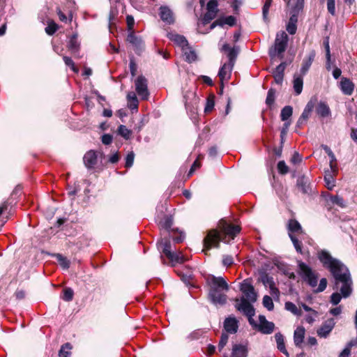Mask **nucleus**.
Masks as SVG:
<instances>
[{
    "label": "nucleus",
    "mask_w": 357,
    "mask_h": 357,
    "mask_svg": "<svg viewBox=\"0 0 357 357\" xmlns=\"http://www.w3.org/2000/svg\"><path fill=\"white\" fill-rule=\"evenodd\" d=\"M220 232L217 230H211L204 239V251L212 248H218L220 241L229 243L233 240L240 232L241 228L231 222L221 220L219 222Z\"/></svg>",
    "instance_id": "f257e3e1"
},
{
    "label": "nucleus",
    "mask_w": 357,
    "mask_h": 357,
    "mask_svg": "<svg viewBox=\"0 0 357 357\" xmlns=\"http://www.w3.org/2000/svg\"><path fill=\"white\" fill-rule=\"evenodd\" d=\"M209 284L208 298L215 305H224L227 301L226 292L229 285L222 277L211 276L208 279Z\"/></svg>",
    "instance_id": "f03ea898"
},
{
    "label": "nucleus",
    "mask_w": 357,
    "mask_h": 357,
    "mask_svg": "<svg viewBox=\"0 0 357 357\" xmlns=\"http://www.w3.org/2000/svg\"><path fill=\"white\" fill-rule=\"evenodd\" d=\"M318 257L323 266L329 269L335 280L351 276L348 268L340 261L333 258L328 252L321 250Z\"/></svg>",
    "instance_id": "7ed1b4c3"
},
{
    "label": "nucleus",
    "mask_w": 357,
    "mask_h": 357,
    "mask_svg": "<svg viewBox=\"0 0 357 357\" xmlns=\"http://www.w3.org/2000/svg\"><path fill=\"white\" fill-rule=\"evenodd\" d=\"M298 266V274L302 279L312 288L317 287L314 292L320 293L326 289L328 284L326 278H321L317 286L319 274L303 261H299Z\"/></svg>",
    "instance_id": "20e7f679"
},
{
    "label": "nucleus",
    "mask_w": 357,
    "mask_h": 357,
    "mask_svg": "<svg viewBox=\"0 0 357 357\" xmlns=\"http://www.w3.org/2000/svg\"><path fill=\"white\" fill-rule=\"evenodd\" d=\"M298 266V274L302 279L312 288L317 287L314 292L320 293L326 289L328 284L326 278H321L317 286L319 274L303 261H299Z\"/></svg>",
    "instance_id": "39448f33"
},
{
    "label": "nucleus",
    "mask_w": 357,
    "mask_h": 357,
    "mask_svg": "<svg viewBox=\"0 0 357 357\" xmlns=\"http://www.w3.org/2000/svg\"><path fill=\"white\" fill-rule=\"evenodd\" d=\"M288 41V36L284 31L277 33L275 45L273 50H270L271 57L281 55L286 50Z\"/></svg>",
    "instance_id": "423d86ee"
},
{
    "label": "nucleus",
    "mask_w": 357,
    "mask_h": 357,
    "mask_svg": "<svg viewBox=\"0 0 357 357\" xmlns=\"http://www.w3.org/2000/svg\"><path fill=\"white\" fill-rule=\"evenodd\" d=\"M352 285L353 282L350 276L335 280L333 289L336 290L337 291H339L342 294V297L346 298L349 297L352 293Z\"/></svg>",
    "instance_id": "0eeeda50"
},
{
    "label": "nucleus",
    "mask_w": 357,
    "mask_h": 357,
    "mask_svg": "<svg viewBox=\"0 0 357 357\" xmlns=\"http://www.w3.org/2000/svg\"><path fill=\"white\" fill-rule=\"evenodd\" d=\"M250 324L261 333L266 335L271 334L275 327L274 323L268 321L264 315L259 316L258 322L254 320V323Z\"/></svg>",
    "instance_id": "6e6552de"
},
{
    "label": "nucleus",
    "mask_w": 357,
    "mask_h": 357,
    "mask_svg": "<svg viewBox=\"0 0 357 357\" xmlns=\"http://www.w3.org/2000/svg\"><path fill=\"white\" fill-rule=\"evenodd\" d=\"M236 301L238 302L236 305L237 310L248 317L250 324L254 323L252 317L255 315V309L251 304L252 302L247 301L245 298H241L240 300L237 299Z\"/></svg>",
    "instance_id": "1a4fd4ad"
},
{
    "label": "nucleus",
    "mask_w": 357,
    "mask_h": 357,
    "mask_svg": "<svg viewBox=\"0 0 357 357\" xmlns=\"http://www.w3.org/2000/svg\"><path fill=\"white\" fill-rule=\"evenodd\" d=\"M240 290L247 301L255 303L257 299V294L255 291V288L250 282L248 280H243L241 284Z\"/></svg>",
    "instance_id": "9d476101"
},
{
    "label": "nucleus",
    "mask_w": 357,
    "mask_h": 357,
    "mask_svg": "<svg viewBox=\"0 0 357 357\" xmlns=\"http://www.w3.org/2000/svg\"><path fill=\"white\" fill-rule=\"evenodd\" d=\"M135 85L138 96L142 100L148 99L149 93L148 91L146 79L143 76H139L135 81Z\"/></svg>",
    "instance_id": "9b49d317"
},
{
    "label": "nucleus",
    "mask_w": 357,
    "mask_h": 357,
    "mask_svg": "<svg viewBox=\"0 0 357 357\" xmlns=\"http://www.w3.org/2000/svg\"><path fill=\"white\" fill-rule=\"evenodd\" d=\"M218 1L216 0H210L206 6L207 11L203 17V23L206 24L213 20L218 13Z\"/></svg>",
    "instance_id": "f8f14e48"
},
{
    "label": "nucleus",
    "mask_w": 357,
    "mask_h": 357,
    "mask_svg": "<svg viewBox=\"0 0 357 357\" xmlns=\"http://www.w3.org/2000/svg\"><path fill=\"white\" fill-rule=\"evenodd\" d=\"M335 325L334 319L331 318L326 320L317 330V333L319 337L326 338L327 337Z\"/></svg>",
    "instance_id": "ddd939ff"
},
{
    "label": "nucleus",
    "mask_w": 357,
    "mask_h": 357,
    "mask_svg": "<svg viewBox=\"0 0 357 357\" xmlns=\"http://www.w3.org/2000/svg\"><path fill=\"white\" fill-rule=\"evenodd\" d=\"M316 100L311 99L306 105L302 114L299 117L298 121H297V126L298 127L302 126L304 125L308 118L310 117L312 111L313 110L314 105H315Z\"/></svg>",
    "instance_id": "4468645a"
},
{
    "label": "nucleus",
    "mask_w": 357,
    "mask_h": 357,
    "mask_svg": "<svg viewBox=\"0 0 357 357\" xmlns=\"http://www.w3.org/2000/svg\"><path fill=\"white\" fill-rule=\"evenodd\" d=\"M83 161L87 169H93L98 162L97 153L93 150L87 151L83 157Z\"/></svg>",
    "instance_id": "2eb2a0df"
},
{
    "label": "nucleus",
    "mask_w": 357,
    "mask_h": 357,
    "mask_svg": "<svg viewBox=\"0 0 357 357\" xmlns=\"http://www.w3.org/2000/svg\"><path fill=\"white\" fill-rule=\"evenodd\" d=\"M261 280L262 283L264 284V286L270 289V293L273 296H279L280 291L278 289L275 287L274 280L272 277H270L267 274H265L261 276Z\"/></svg>",
    "instance_id": "dca6fc26"
},
{
    "label": "nucleus",
    "mask_w": 357,
    "mask_h": 357,
    "mask_svg": "<svg viewBox=\"0 0 357 357\" xmlns=\"http://www.w3.org/2000/svg\"><path fill=\"white\" fill-rule=\"evenodd\" d=\"M160 16L161 20L166 24H171L174 22L173 12L167 6H161L160 8Z\"/></svg>",
    "instance_id": "f3484780"
},
{
    "label": "nucleus",
    "mask_w": 357,
    "mask_h": 357,
    "mask_svg": "<svg viewBox=\"0 0 357 357\" xmlns=\"http://www.w3.org/2000/svg\"><path fill=\"white\" fill-rule=\"evenodd\" d=\"M342 92L347 96H351L354 90V84L348 78L342 77L340 82Z\"/></svg>",
    "instance_id": "a211bd4d"
},
{
    "label": "nucleus",
    "mask_w": 357,
    "mask_h": 357,
    "mask_svg": "<svg viewBox=\"0 0 357 357\" xmlns=\"http://www.w3.org/2000/svg\"><path fill=\"white\" fill-rule=\"evenodd\" d=\"M236 23V18L232 16L229 15L225 17H221L218 20H216L215 22H213L211 26L210 29L212 30L214 29L216 26H223L225 24H227L230 26H232Z\"/></svg>",
    "instance_id": "6ab92c4d"
},
{
    "label": "nucleus",
    "mask_w": 357,
    "mask_h": 357,
    "mask_svg": "<svg viewBox=\"0 0 357 357\" xmlns=\"http://www.w3.org/2000/svg\"><path fill=\"white\" fill-rule=\"evenodd\" d=\"M305 329L303 326H298L294 333V342L296 347H302L304 340Z\"/></svg>",
    "instance_id": "aec40b11"
},
{
    "label": "nucleus",
    "mask_w": 357,
    "mask_h": 357,
    "mask_svg": "<svg viewBox=\"0 0 357 357\" xmlns=\"http://www.w3.org/2000/svg\"><path fill=\"white\" fill-rule=\"evenodd\" d=\"M233 66L229 63H225L220 69L218 72V76L220 79L223 83L224 81H227L231 76V73Z\"/></svg>",
    "instance_id": "412c9836"
},
{
    "label": "nucleus",
    "mask_w": 357,
    "mask_h": 357,
    "mask_svg": "<svg viewBox=\"0 0 357 357\" xmlns=\"http://www.w3.org/2000/svg\"><path fill=\"white\" fill-rule=\"evenodd\" d=\"M315 55H316L315 51L312 50L309 53L307 57L304 59L301 68V73L302 75H304L308 71L310 67L311 66V65L314 59Z\"/></svg>",
    "instance_id": "4be33fe9"
},
{
    "label": "nucleus",
    "mask_w": 357,
    "mask_h": 357,
    "mask_svg": "<svg viewBox=\"0 0 357 357\" xmlns=\"http://www.w3.org/2000/svg\"><path fill=\"white\" fill-rule=\"evenodd\" d=\"M286 63L283 62L278 66L275 69L273 72V77L276 84H281L282 83Z\"/></svg>",
    "instance_id": "5701e85b"
},
{
    "label": "nucleus",
    "mask_w": 357,
    "mask_h": 357,
    "mask_svg": "<svg viewBox=\"0 0 357 357\" xmlns=\"http://www.w3.org/2000/svg\"><path fill=\"white\" fill-rule=\"evenodd\" d=\"M224 328L227 333H235L238 329L237 320L234 317L227 318L224 322Z\"/></svg>",
    "instance_id": "b1692460"
},
{
    "label": "nucleus",
    "mask_w": 357,
    "mask_h": 357,
    "mask_svg": "<svg viewBox=\"0 0 357 357\" xmlns=\"http://www.w3.org/2000/svg\"><path fill=\"white\" fill-rule=\"evenodd\" d=\"M275 339L278 349L284 354L287 357H289V354L285 347L284 337L283 335L280 333H277L275 335Z\"/></svg>",
    "instance_id": "393cba45"
},
{
    "label": "nucleus",
    "mask_w": 357,
    "mask_h": 357,
    "mask_svg": "<svg viewBox=\"0 0 357 357\" xmlns=\"http://www.w3.org/2000/svg\"><path fill=\"white\" fill-rule=\"evenodd\" d=\"M168 38L178 45L181 50L188 45V40L185 38L177 33H170L168 34Z\"/></svg>",
    "instance_id": "a878e982"
},
{
    "label": "nucleus",
    "mask_w": 357,
    "mask_h": 357,
    "mask_svg": "<svg viewBox=\"0 0 357 357\" xmlns=\"http://www.w3.org/2000/svg\"><path fill=\"white\" fill-rule=\"evenodd\" d=\"M248 350L245 346L242 344H234L232 347L231 357H246ZM224 357H228L224 356Z\"/></svg>",
    "instance_id": "bb28decb"
},
{
    "label": "nucleus",
    "mask_w": 357,
    "mask_h": 357,
    "mask_svg": "<svg viewBox=\"0 0 357 357\" xmlns=\"http://www.w3.org/2000/svg\"><path fill=\"white\" fill-rule=\"evenodd\" d=\"M158 247L167 258L172 257L171 244L168 240H161L158 243Z\"/></svg>",
    "instance_id": "cd10ccee"
},
{
    "label": "nucleus",
    "mask_w": 357,
    "mask_h": 357,
    "mask_svg": "<svg viewBox=\"0 0 357 357\" xmlns=\"http://www.w3.org/2000/svg\"><path fill=\"white\" fill-rule=\"evenodd\" d=\"M316 112L317 114L321 117H327L331 115V109L328 105L324 102H320L318 103L316 108Z\"/></svg>",
    "instance_id": "c85d7f7f"
},
{
    "label": "nucleus",
    "mask_w": 357,
    "mask_h": 357,
    "mask_svg": "<svg viewBox=\"0 0 357 357\" xmlns=\"http://www.w3.org/2000/svg\"><path fill=\"white\" fill-rule=\"evenodd\" d=\"M304 0H289L287 6L290 12L299 13L303 8Z\"/></svg>",
    "instance_id": "c756f323"
},
{
    "label": "nucleus",
    "mask_w": 357,
    "mask_h": 357,
    "mask_svg": "<svg viewBox=\"0 0 357 357\" xmlns=\"http://www.w3.org/2000/svg\"><path fill=\"white\" fill-rule=\"evenodd\" d=\"M183 54L185 56V60L189 62H193L197 59V54L194 50L189 47V45L185 46L183 49L181 50Z\"/></svg>",
    "instance_id": "7c9ffc66"
},
{
    "label": "nucleus",
    "mask_w": 357,
    "mask_h": 357,
    "mask_svg": "<svg viewBox=\"0 0 357 357\" xmlns=\"http://www.w3.org/2000/svg\"><path fill=\"white\" fill-rule=\"evenodd\" d=\"M294 89L296 95L301 93L303 90V80L301 75H294Z\"/></svg>",
    "instance_id": "2f4dec72"
},
{
    "label": "nucleus",
    "mask_w": 357,
    "mask_h": 357,
    "mask_svg": "<svg viewBox=\"0 0 357 357\" xmlns=\"http://www.w3.org/2000/svg\"><path fill=\"white\" fill-rule=\"evenodd\" d=\"M128 107L132 110H137L138 108V100L134 92L128 93L127 96Z\"/></svg>",
    "instance_id": "473e14b6"
},
{
    "label": "nucleus",
    "mask_w": 357,
    "mask_h": 357,
    "mask_svg": "<svg viewBox=\"0 0 357 357\" xmlns=\"http://www.w3.org/2000/svg\"><path fill=\"white\" fill-rule=\"evenodd\" d=\"M172 257H169L168 259L173 264H182L188 260V258L185 257L181 252H172Z\"/></svg>",
    "instance_id": "72a5a7b5"
},
{
    "label": "nucleus",
    "mask_w": 357,
    "mask_h": 357,
    "mask_svg": "<svg viewBox=\"0 0 357 357\" xmlns=\"http://www.w3.org/2000/svg\"><path fill=\"white\" fill-rule=\"evenodd\" d=\"M127 40L133 45L136 48L141 49L143 47V43L142 40L137 38L133 33L128 34Z\"/></svg>",
    "instance_id": "f704fd0d"
},
{
    "label": "nucleus",
    "mask_w": 357,
    "mask_h": 357,
    "mask_svg": "<svg viewBox=\"0 0 357 357\" xmlns=\"http://www.w3.org/2000/svg\"><path fill=\"white\" fill-rule=\"evenodd\" d=\"M284 307L287 310L291 312L294 315L301 316L302 314L301 310L297 307L294 303L290 301L286 302Z\"/></svg>",
    "instance_id": "c9c22d12"
},
{
    "label": "nucleus",
    "mask_w": 357,
    "mask_h": 357,
    "mask_svg": "<svg viewBox=\"0 0 357 357\" xmlns=\"http://www.w3.org/2000/svg\"><path fill=\"white\" fill-rule=\"evenodd\" d=\"M223 48L229 52L227 55L229 60V64L234 66V60L236 59L238 54L237 51L234 48H229L227 45H225Z\"/></svg>",
    "instance_id": "e433bc0d"
},
{
    "label": "nucleus",
    "mask_w": 357,
    "mask_h": 357,
    "mask_svg": "<svg viewBox=\"0 0 357 357\" xmlns=\"http://www.w3.org/2000/svg\"><path fill=\"white\" fill-rule=\"evenodd\" d=\"M293 114V108L291 106H285L282 108L280 113L281 120L285 121L288 120Z\"/></svg>",
    "instance_id": "4c0bfd02"
},
{
    "label": "nucleus",
    "mask_w": 357,
    "mask_h": 357,
    "mask_svg": "<svg viewBox=\"0 0 357 357\" xmlns=\"http://www.w3.org/2000/svg\"><path fill=\"white\" fill-rule=\"evenodd\" d=\"M289 230L290 232L302 233V228L300 223L295 220H290L289 222Z\"/></svg>",
    "instance_id": "58836bf2"
},
{
    "label": "nucleus",
    "mask_w": 357,
    "mask_h": 357,
    "mask_svg": "<svg viewBox=\"0 0 357 357\" xmlns=\"http://www.w3.org/2000/svg\"><path fill=\"white\" fill-rule=\"evenodd\" d=\"M72 347L70 343H66L63 344L59 352V357H69L70 355V350Z\"/></svg>",
    "instance_id": "ea45409f"
},
{
    "label": "nucleus",
    "mask_w": 357,
    "mask_h": 357,
    "mask_svg": "<svg viewBox=\"0 0 357 357\" xmlns=\"http://www.w3.org/2000/svg\"><path fill=\"white\" fill-rule=\"evenodd\" d=\"M118 133L126 139H128L130 138L132 132L130 130L128 129L126 126L121 125L118 128Z\"/></svg>",
    "instance_id": "a19ab883"
},
{
    "label": "nucleus",
    "mask_w": 357,
    "mask_h": 357,
    "mask_svg": "<svg viewBox=\"0 0 357 357\" xmlns=\"http://www.w3.org/2000/svg\"><path fill=\"white\" fill-rule=\"evenodd\" d=\"M275 97V91L273 89H270L267 93V97L266 99V104L271 107L272 105L274 103Z\"/></svg>",
    "instance_id": "79ce46f5"
},
{
    "label": "nucleus",
    "mask_w": 357,
    "mask_h": 357,
    "mask_svg": "<svg viewBox=\"0 0 357 357\" xmlns=\"http://www.w3.org/2000/svg\"><path fill=\"white\" fill-rule=\"evenodd\" d=\"M262 303L264 307H266L268 310L271 311L273 310L274 304L273 299L269 296H264Z\"/></svg>",
    "instance_id": "37998d69"
},
{
    "label": "nucleus",
    "mask_w": 357,
    "mask_h": 357,
    "mask_svg": "<svg viewBox=\"0 0 357 357\" xmlns=\"http://www.w3.org/2000/svg\"><path fill=\"white\" fill-rule=\"evenodd\" d=\"M56 258L57 261L63 268L68 269L69 268L70 263L69 261L66 257H64L60 254H58L56 255Z\"/></svg>",
    "instance_id": "c03bdc74"
},
{
    "label": "nucleus",
    "mask_w": 357,
    "mask_h": 357,
    "mask_svg": "<svg viewBox=\"0 0 357 357\" xmlns=\"http://www.w3.org/2000/svg\"><path fill=\"white\" fill-rule=\"evenodd\" d=\"M330 200L333 204H336L341 208H344L346 206L345 202L343 198L337 195L331 196L330 197Z\"/></svg>",
    "instance_id": "a18cd8bd"
},
{
    "label": "nucleus",
    "mask_w": 357,
    "mask_h": 357,
    "mask_svg": "<svg viewBox=\"0 0 357 357\" xmlns=\"http://www.w3.org/2000/svg\"><path fill=\"white\" fill-rule=\"evenodd\" d=\"M342 298V294L336 291L331 294L330 301L333 305H337L341 301Z\"/></svg>",
    "instance_id": "49530a36"
},
{
    "label": "nucleus",
    "mask_w": 357,
    "mask_h": 357,
    "mask_svg": "<svg viewBox=\"0 0 357 357\" xmlns=\"http://www.w3.org/2000/svg\"><path fill=\"white\" fill-rule=\"evenodd\" d=\"M289 237L294 245L295 249L299 253H302V243L299 241L295 236L291 234H289Z\"/></svg>",
    "instance_id": "de8ad7c7"
},
{
    "label": "nucleus",
    "mask_w": 357,
    "mask_h": 357,
    "mask_svg": "<svg viewBox=\"0 0 357 357\" xmlns=\"http://www.w3.org/2000/svg\"><path fill=\"white\" fill-rule=\"evenodd\" d=\"M63 59L65 64L66 66H69L73 72L78 73L79 70L75 66V63H74L73 61L71 59V58L65 56L63 57Z\"/></svg>",
    "instance_id": "09e8293b"
},
{
    "label": "nucleus",
    "mask_w": 357,
    "mask_h": 357,
    "mask_svg": "<svg viewBox=\"0 0 357 357\" xmlns=\"http://www.w3.org/2000/svg\"><path fill=\"white\" fill-rule=\"evenodd\" d=\"M74 292L70 288H66L63 290V299L66 301H70L73 298Z\"/></svg>",
    "instance_id": "8fccbe9b"
},
{
    "label": "nucleus",
    "mask_w": 357,
    "mask_h": 357,
    "mask_svg": "<svg viewBox=\"0 0 357 357\" xmlns=\"http://www.w3.org/2000/svg\"><path fill=\"white\" fill-rule=\"evenodd\" d=\"M58 29L57 24L54 22H51L48 24L47 26L45 28V31L48 35H53Z\"/></svg>",
    "instance_id": "3c124183"
},
{
    "label": "nucleus",
    "mask_w": 357,
    "mask_h": 357,
    "mask_svg": "<svg viewBox=\"0 0 357 357\" xmlns=\"http://www.w3.org/2000/svg\"><path fill=\"white\" fill-rule=\"evenodd\" d=\"M324 180L326 182V186L328 190H331L335 186V180L331 174L326 175L324 177Z\"/></svg>",
    "instance_id": "603ef678"
},
{
    "label": "nucleus",
    "mask_w": 357,
    "mask_h": 357,
    "mask_svg": "<svg viewBox=\"0 0 357 357\" xmlns=\"http://www.w3.org/2000/svg\"><path fill=\"white\" fill-rule=\"evenodd\" d=\"M324 45L326 49V56L327 59V68H330V62H331V52H330V46H329V42L328 40H326L324 42Z\"/></svg>",
    "instance_id": "864d4df0"
},
{
    "label": "nucleus",
    "mask_w": 357,
    "mask_h": 357,
    "mask_svg": "<svg viewBox=\"0 0 357 357\" xmlns=\"http://www.w3.org/2000/svg\"><path fill=\"white\" fill-rule=\"evenodd\" d=\"M278 169L281 174H286L289 172V168L283 160L278 163Z\"/></svg>",
    "instance_id": "5fc2aeb1"
},
{
    "label": "nucleus",
    "mask_w": 357,
    "mask_h": 357,
    "mask_svg": "<svg viewBox=\"0 0 357 357\" xmlns=\"http://www.w3.org/2000/svg\"><path fill=\"white\" fill-rule=\"evenodd\" d=\"M214 105H215V102H214L213 96L208 98L206 100V106H205V109H204L205 112L208 113V112H211L214 107Z\"/></svg>",
    "instance_id": "6e6d98bb"
},
{
    "label": "nucleus",
    "mask_w": 357,
    "mask_h": 357,
    "mask_svg": "<svg viewBox=\"0 0 357 357\" xmlns=\"http://www.w3.org/2000/svg\"><path fill=\"white\" fill-rule=\"evenodd\" d=\"M327 10L333 16L335 15V0H327Z\"/></svg>",
    "instance_id": "4d7b16f0"
},
{
    "label": "nucleus",
    "mask_w": 357,
    "mask_h": 357,
    "mask_svg": "<svg viewBox=\"0 0 357 357\" xmlns=\"http://www.w3.org/2000/svg\"><path fill=\"white\" fill-rule=\"evenodd\" d=\"M272 0H266V2L263 7V17L265 20H267L269 8L271 6Z\"/></svg>",
    "instance_id": "13d9d810"
},
{
    "label": "nucleus",
    "mask_w": 357,
    "mask_h": 357,
    "mask_svg": "<svg viewBox=\"0 0 357 357\" xmlns=\"http://www.w3.org/2000/svg\"><path fill=\"white\" fill-rule=\"evenodd\" d=\"M228 339H229L228 335H227L225 333L222 334L221 338H220V342L218 344V349L220 351H222V349L227 344V343L228 342Z\"/></svg>",
    "instance_id": "bf43d9fd"
},
{
    "label": "nucleus",
    "mask_w": 357,
    "mask_h": 357,
    "mask_svg": "<svg viewBox=\"0 0 357 357\" xmlns=\"http://www.w3.org/2000/svg\"><path fill=\"white\" fill-rule=\"evenodd\" d=\"M135 154L133 152L129 153L126 158V167H130L133 165Z\"/></svg>",
    "instance_id": "052dcab7"
},
{
    "label": "nucleus",
    "mask_w": 357,
    "mask_h": 357,
    "mask_svg": "<svg viewBox=\"0 0 357 357\" xmlns=\"http://www.w3.org/2000/svg\"><path fill=\"white\" fill-rule=\"evenodd\" d=\"M302 160V157L300 155V154L297 152H294L291 158V162L294 165L299 164Z\"/></svg>",
    "instance_id": "680f3d73"
},
{
    "label": "nucleus",
    "mask_w": 357,
    "mask_h": 357,
    "mask_svg": "<svg viewBox=\"0 0 357 357\" xmlns=\"http://www.w3.org/2000/svg\"><path fill=\"white\" fill-rule=\"evenodd\" d=\"M112 142V137L109 134H105L102 137V142L105 145H109Z\"/></svg>",
    "instance_id": "e2e57ef3"
},
{
    "label": "nucleus",
    "mask_w": 357,
    "mask_h": 357,
    "mask_svg": "<svg viewBox=\"0 0 357 357\" xmlns=\"http://www.w3.org/2000/svg\"><path fill=\"white\" fill-rule=\"evenodd\" d=\"M222 263L225 266H229L234 263L232 257L227 255L223 257Z\"/></svg>",
    "instance_id": "0e129e2a"
},
{
    "label": "nucleus",
    "mask_w": 357,
    "mask_h": 357,
    "mask_svg": "<svg viewBox=\"0 0 357 357\" xmlns=\"http://www.w3.org/2000/svg\"><path fill=\"white\" fill-rule=\"evenodd\" d=\"M78 44H77V42L76 40V38L75 36H73L70 40V43H69V48L72 50H75L77 49L78 47Z\"/></svg>",
    "instance_id": "69168bd1"
},
{
    "label": "nucleus",
    "mask_w": 357,
    "mask_h": 357,
    "mask_svg": "<svg viewBox=\"0 0 357 357\" xmlns=\"http://www.w3.org/2000/svg\"><path fill=\"white\" fill-rule=\"evenodd\" d=\"M287 31L291 35L294 34L296 31V24L288 23L287 26Z\"/></svg>",
    "instance_id": "338daca9"
},
{
    "label": "nucleus",
    "mask_w": 357,
    "mask_h": 357,
    "mask_svg": "<svg viewBox=\"0 0 357 357\" xmlns=\"http://www.w3.org/2000/svg\"><path fill=\"white\" fill-rule=\"evenodd\" d=\"M342 309L341 306H338L330 310L329 312L333 316H337L342 313Z\"/></svg>",
    "instance_id": "774afa93"
}]
</instances>
